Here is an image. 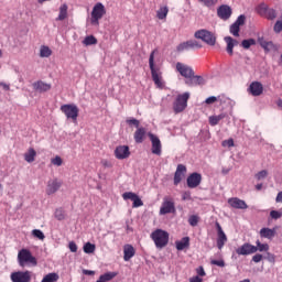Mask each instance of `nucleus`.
I'll list each match as a JSON object with an SVG mask.
<instances>
[{
	"instance_id": "28",
	"label": "nucleus",
	"mask_w": 282,
	"mask_h": 282,
	"mask_svg": "<svg viewBox=\"0 0 282 282\" xmlns=\"http://www.w3.org/2000/svg\"><path fill=\"white\" fill-rule=\"evenodd\" d=\"M218 102L221 107H229V109H232V107H235V100H232L224 95L218 96Z\"/></svg>"
},
{
	"instance_id": "34",
	"label": "nucleus",
	"mask_w": 282,
	"mask_h": 282,
	"mask_svg": "<svg viewBox=\"0 0 282 282\" xmlns=\"http://www.w3.org/2000/svg\"><path fill=\"white\" fill-rule=\"evenodd\" d=\"M112 279H116V273L115 272H107L105 274H101L97 282H108L111 281Z\"/></svg>"
},
{
	"instance_id": "61",
	"label": "nucleus",
	"mask_w": 282,
	"mask_h": 282,
	"mask_svg": "<svg viewBox=\"0 0 282 282\" xmlns=\"http://www.w3.org/2000/svg\"><path fill=\"white\" fill-rule=\"evenodd\" d=\"M68 248H69L70 252H78V246L74 241H70L68 243Z\"/></svg>"
},
{
	"instance_id": "27",
	"label": "nucleus",
	"mask_w": 282,
	"mask_h": 282,
	"mask_svg": "<svg viewBox=\"0 0 282 282\" xmlns=\"http://www.w3.org/2000/svg\"><path fill=\"white\" fill-rule=\"evenodd\" d=\"M258 43L264 52H272V50H275L274 43L272 41H265L264 37H258Z\"/></svg>"
},
{
	"instance_id": "58",
	"label": "nucleus",
	"mask_w": 282,
	"mask_h": 282,
	"mask_svg": "<svg viewBox=\"0 0 282 282\" xmlns=\"http://www.w3.org/2000/svg\"><path fill=\"white\" fill-rule=\"evenodd\" d=\"M263 259H264L263 254H261V253H256V254L252 257L251 261H253V263H261V261H263Z\"/></svg>"
},
{
	"instance_id": "31",
	"label": "nucleus",
	"mask_w": 282,
	"mask_h": 282,
	"mask_svg": "<svg viewBox=\"0 0 282 282\" xmlns=\"http://www.w3.org/2000/svg\"><path fill=\"white\" fill-rule=\"evenodd\" d=\"M36 159V150L34 148H30L26 153H24V160L29 164H32L34 160Z\"/></svg>"
},
{
	"instance_id": "56",
	"label": "nucleus",
	"mask_w": 282,
	"mask_h": 282,
	"mask_svg": "<svg viewBox=\"0 0 282 282\" xmlns=\"http://www.w3.org/2000/svg\"><path fill=\"white\" fill-rule=\"evenodd\" d=\"M132 202H133L132 204L133 208H140V206H144V203H142V199L138 195Z\"/></svg>"
},
{
	"instance_id": "49",
	"label": "nucleus",
	"mask_w": 282,
	"mask_h": 282,
	"mask_svg": "<svg viewBox=\"0 0 282 282\" xmlns=\"http://www.w3.org/2000/svg\"><path fill=\"white\" fill-rule=\"evenodd\" d=\"M137 196H138V194L132 193V192H126V193L122 194V198L124 200L130 199L131 202H133Z\"/></svg>"
},
{
	"instance_id": "33",
	"label": "nucleus",
	"mask_w": 282,
	"mask_h": 282,
	"mask_svg": "<svg viewBox=\"0 0 282 282\" xmlns=\"http://www.w3.org/2000/svg\"><path fill=\"white\" fill-rule=\"evenodd\" d=\"M67 10H68V7L67 4H62L59 7V14L58 17L56 18V21H65L66 17H67Z\"/></svg>"
},
{
	"instance_id": "63",
	"label": "nucleus",
	"mask_w": 282,
	"mask_h": 282,
	"mask_svg": "<svg viewBox=\"0 0 282 282\" xmlns=\"http://www.w3.org/2000/svg\"><path fill=\"white\" fill-rule=\"evenodd\" d=\"M275 203L276 204H282V192H279L276 197H275Z\"/></svg>"
},
{
	"instance_id": "42",
	"label": "nucleus",
	"mask_w": 282,
	"mask_h": 282,
	"mask_svg": "<svg viewBox=\"0 0 282 282\" xmlns=\"http://www.w3.org/2000/svg\"><path fill=\"white\" fill-rule=\"evenodd\" d=\"M264 18L269 19V21H274V19H276V10L269 8L264 14Z\"/></svg>"
},
{
	"instance_id": "26",
	"label": "nucleus",
	"mask_w": 282,
	"mask_h": 282,
	"mask_svg": "<svg viewBox=\"0 0 282 282\" xmlns=\"http://www.w3.org/2000/svg\"><path fill=\"white\" fill-rule=\"evenodd\" d=\"M144 138H147V129L139 127L134 132V141L137 144H142L144 142Z\"/></svg>"
},
{
	"instance_id": "46",
	"label": "nucleus",
	"mask_w": 282,
	"mask_h": 282,
	"mask_svg": "<svg viewBox=\"0 0 282 282\" xmlns=\"http://www.w3.org/2000/svg\"><path fill=\"white\" fill-rule=\"evenodd\" d=\"M127 124H129L130 127H135L137 129H140V120L135 119V118H130L126 120Z\"/></svg>"
},
{
	"instance_id": "60",
	"label": "nucleus",
	"mask_w": 282,
	"mask_h": 282,
	"mask_svg": "<svg viewBox=\"0 0 282 282\" xmlns=\"http://www.w3.org/2000/svg\"><path fill=\"white\" fill-rule=\"evenodd\" d=\"M206 105H213L215 102H219V97H215V96H212V97H208L206 100H205Z\"/></svg>"
},
{
	"instance_id": "3",
	"label": "nucleus",
	"mask_w": 282,
	"mask_h": 282,
	"mask_svg": "<svg viewBox=\"0 0 282 282\" xmlns=\"http://www.w3.org/2000/svg\"><path fill=\"white\" fill-rule=\"evenodd\" d=\"M150 237L159 250L169 246V234L165 230L155 229Z\"/></svg>"
},
{
	"instance_id": "55",
	"label": "nucleus",
	"mask_w": 282,
	"mask_h": 282,
	"mask_svg": "<svg viewBox=\"0 0 282 282\" xmlns=\"http://www.w3.org/2000/svg\"><path fill=\"white\" fill-rule=\"evenodd\" d=\"M221 147L230 149V148L235 147V140H232V139L224 140L221 142Z\"/></svg>"
},
{
	"instance_id": "48",
	"label": "nucleus",
	"mask_w": 282,
	"mask_h": 282,
	"mask_svg": "<svg viewBox=\"0 0 282 282\" xmlns=\"http://www.w3.org/2000/svg\"><path fill=\"white\" fill-rule=\"evenodd\" d=\"M32 235L35 237V239H40V241L45 239V234H43L40 229H33Z\"/></svg>"
},
{
	"instance_id": "5",
	"label": "nucleus",
	"mask_w": 282,
	"mask_h": 282,
	"mask_svg": "<svg viewBox=\"0 0 282 282\" xmlns=\"http://www.w3.org/2000/svg\"><path fill=\"white\" fill-rule=\"evenodd\" d=\"M61 111L66 116L67 120H73V122H76L78 120V113L79 109L76 104H65L61 106Z\"/></svg>"
},
{
	"instance_id": "8",
	"label": "nucleus",
	"mask_w": 282,
	"mask_h": 282,
	"mask_svg": "<svg viewBox=\"0 0 282 282\" xmlns=\"http://www.w3.org/2000/svg\"><path fill=\"white\" fill-rule=\"evenodd\" d=\"M159 213L160 215H171V213H175V200H173V197L165 196L163 198Z\"/></svg>"
},
{
	"instance_id": "1",
	"label": "nucleus",
	"mask_w": 282,
	"mask_h": 282,
	"mask_svg": "<svg viewBox=\"0 0 282 282\" xmlns=\"http://www.w3.org/2000/svg\"><path fill=\"white\" fill-rule=\"evenodd\" d=\"M150 72L152 80L159 89H164V79L162 78V70L155 66V51H152L149 57Z\"/></svg>"
},
{
	"instance_id": "45",
	"label": "nucleus",
	"mask_w": 282,
	"mask_h": 282,
	"mask_svg": "<svg viewBox=\"0 0 282 282\" xmlns=\"http://www.w3.org/2000/svg\"><path fill=\"white\" fill-rule=\"evenodd\" d=\"M188 224H189V226L195 228V226H197V224H199V216H197V215L189 216Z\"/></svg>"
},
{
	"instance_id": "62",
	"label": "nucleus",
	"mask_w": 282,
	"mask_h": 282,
	"mask_svg": "<svg viewBox=\"0 0 282 282\" xmlns=\"http://www.w3.org/2000/svg\"><path fill=\"white\" fill-rule=\"evenodd\" d=\"M196 273L198 276H206V271H204V267H198L196 269Z\"/></svg>"
},
{
	"instance_id": "36",
	"label": "nucleus",
	"mask_w": 282,
	"mask_h": 282,
	"mask_svg": "<svg viewBox=\"0 0 282 282\" xmlns=\"http://www.w3.org/2000/svg\"><path fill=\"white\" fill-rule=\"evenodd\" d=\"M40 56L41 58H50L52 56V50L50 46H41Z\"/></svg>"
},
{
	"instance_id": "21",
	"label": "nucleus",
	"mask_w": 282,
	"mask_h": 282,
	"mask_svg": "<svg viewBox=\"0 0 282 282\" xmlns=\"http://www.w3.org/2000/svg\"><path fill=\"white\" fill-rule=\"evenodd\" d=\"M249 94L251 96H261L263 94V84L260 82H252L248 88Z\"/></svg>"
},
{
	"instance_id": "54",
	"label": "nucleus",
	"mask_w": 282,
	"mask_h": 282,
	"mask_svg": "<svg viewBox=\"0 0 282 282\" xmlns=\"http://www.w3.org/2000/svg\"><path fill=\"white\" fill-rule=\"evenodd\" d=\"M246 23V15L241 14L237 18V20L234 22L235 25H238V28H241Z\"/></svg>"
},
{
	"instance_id": "37",
	"label": "nucleus",
	"mask_w": 282,
	"mask_h": 282,
	"mask_svg": "<svg viewBox=\"0 0 282 282\" xmlns=\"http://www.w3.org/2000/svg\"><path fill=\"white\" fill-rule=\"evenodd\" d=\"M240 45H241V47H243V50H250V47H252V45H257V40H254V39L242 40Z\"/></svg>"
},
{
	"instance_id": "18",
	"label": "nucleus",
	"mask_w": 282,
	"mask_h": 282,
	"mask_svg": "<svg viewBox=\"0 0 282 282\" xmlns=\"http://www.w3.org/2000/svg\"><path fill=\"white\" fill-rule=\"evenodd\" d=\"M228 204L229 206H231V208H236L237 210H246L248 208V204H246V200L238 197L229 198Z\"/></svg>"
},
{
	"instance_id": "47",
	"label": "nucleus",
	"mask_w": 282,
	"mask_h": 282,
	"mask_svg": "<svg viewBox=\"0 0 282 282\" xmlns=\"http://www.w3.org/2000/svg\"><path fill=\"white\" fill-rule=\"evenodd\" d=\"M54 215L58 221H63V219H65V210H63V208L56 209Z\"/></svg>"
},
{
	"instance_id": "4",
	"label": "nucleus",
	"mask_w": 282,
	"mask_h": 282,
	"mask_svg": "<svg viewBox=\"0 0 282 282\" xmlns=\"http://www.w3.org/2000/svg\"><path fill=\"white\" fill-rule=\"evenodd\" d=\"M194 36L195 39H199L200 41H203V43H206V45H209L210 47H214V45L217 44V35L206 29L196 31Z\"/></svg>"
},
{
	"instance_id": "22",
	"label": "nucleus",
	"mask_w": 282,
	"mask_h": 282,
	"mask_svg": "<svg viewBox=\"0 0 282 282\" xmlns=\"http://www.w3.org/2000/svg\"><path fill=\"white\" fill-rule=\"evenodd\" d=\"M63 186V182L58 181V178H54L52 181H48L46 193L47 195H54L58 188Z\"/></svg>"
},
{
	"instance_id": "10",
	"label": "nucleus",
	"mask_w": 282,
	"mask_h": 282,
	"mask_svg": "<svg viewBox=\"0 0 282 282\" xmlns=\"http://www.w3.org/2000/svg\"><path fill=\"white\" fill-rule=\"evenodd\" d=\"M176 70L178 72V74H181V76H183V78H186V80H191V77L195 74L193 67L182 62L176 63Z\"/></svg>"
},
{
	"instance_id": "14",
	"label": "nucleus",
	"mask_w": 282,
	"mask_h": 282,
	"mask_svg": "<svg viewBox=\"0 0 282 282\" xmlns=\"http://www.w3.org/2000/svg\"><path fill=\"white\" fill-rule=\"evenodd\" d=\"M150 141L152 142V153L153 155H162V141L160 138L153 133H149Z\"/></svg>"
},
{
	"instance_id": "64",
	"label": "nucleus",
	"mask_w": 282,
	"mask_h": 282,
	"mask_svg": "<svg viewBox=\"0 0 282 282\" xmlns=\"http://www.w3.org/2000/svg\"><path fill=\"white\" fill-rule=\"evenodd\" d=\"M202 281H203V279L199 278V275H195V276L189 279V282H202Z\"/></svg>"
},
{
	"instance_id": "9",
	"label": "nucleus",
	"mask_w": 282,
	"mask_h": 282,
	"mask_svg": "<svg viewBox=\"0 0 282 282\" xmlns=\"http://www.w3.org/2000/svg\"><path fill=\"white\" fill-rule=\"evenodd\" d=\"M202 48V44L197 42L196 40H188L186 42H182L176 46V52L178 54H182L183 52H188L189 50H199Z\"/></svg>"
},
{
	"instance_id": "13",
	"label": "nucleus",
	"mask_w": 282,
	"mask_h": 282,
	"mask_svg": "<svg viewBox=\"0 0 282 282\" xmlns=\"http://www.w3.org/2000/svg\"><path fill=\"white\" fill-rule=\"evenodd\" d=\"M256 252H257V247L253 245H250L249 242H246L236 249V253L242 257H248V254H254Z\"/></svg>"
},
{
	"instance_id": "40",
	"label": "nucleus",
	"mask_w": 282,
	"mask_h": 282,
	"mask_svg": "<svg viewBox=\"0 0 282 282\" xmlns=\"http://www.w3.org/2000/svg\"><path fill=\"white\" fill-rule=\"evenodd\" d=\"M268 10L269 8H268V4L265 3H261L257 7V12L258 14H260V17H265Z\"/></svg>"
},
{
	"instance_id": "24",
	"label": "nucleus",
	"mask_w": 282,
	"mask_h": 282,
	"mask_svg": "<svg viewBox=\"0 0 282 282\" xmlns=\"http://www.w3.org/2000/svg\"><path fill=\"white\" fill-rule=\"evenodd\" d=\"M260 237L262 239H269L270 241H272L273 237H276V227L272 229L263 227L262 229H260Z\"/></svg>"
},
{
	"instance_id": "6",
	"label": "nucleus",
	"mask_w": 282,
	"mask_h": 282,
	"mask_svg": "<svg viewBox=\"0 0 282 282\" xmlns=\"http://www.w3.org/2000/svg\"><path fill=\"white\" fill-rule=\"evenodd\" d=\"M191 98V94L184 93L178 95L173 102V110L175 113H182L186 107H188V99Z\"/></svg>"
},
{
	"instance_id": "7",
	"label": "nucleus",
	"mask_w": 282,
	"mask_h": 282,
	"mask_svg": "<svg viewBox=\"0 0 282 282\" xmlns=\"http://www.w3.org/2000/svg\"><path fill=\"white\" fill-rule=\"evenodd\" d=\"M105 14H107V11L105 10V4L100 2L96 3L91 11V25H99V21L100 19H102V17H105Z\"/></svg>"
},
{
	"instance_id": "11",
	"label": "nucleus",
	"mask_w": 282,
	"mask_h": 282,
	"mask_svg": "<svg viewBox=\"0 0 282 282\" xmlns=\"http://www.w3.org/2000/svg\"><path fill=\"white\" fill-rule=\"evenodd\" d=\"M32 280V273L30 271H18L11 273L12 282H30Z\"/></svg>"
},
{
	"instance_id": "51",
	"label": "nucleus",
	"mask_w": 282,
	"mask_h": 282,
	"mask_svg": "<svg viewBox=\"0 0 282 282\" xmlns=\"http://www.w3.org/2000/svg\"><path fill=\"white\" fill-rule=\"evenodd\" d=\"M270 217H271V219H281L282 218V209L271 210Z\"/></svg>"
},
{
	"instance_id": "17",
	"label": "nucleus",
	"mask_w": 282,
	"mask_h": 282,
	"mask_svg": "<svg viewBox=\"0 0 282 282\" xmlns=\"http://www.w3.org/2000/svg\"><path fill=\"white\" fill-rule=\"evenodd\" d=\"M186 175V165L178 164L174 173V186L180 185Z\"/></svg>"
},
{
	"instance_id": "25",
	"label": "nucleus",
	"mask_w": 282,
	"mask_h": 282,
	"mask_svg": "<svg viewBox=\"0 0 282 282\" xmlns=\"http://www.w3.org/2000/svg\"><path fill=\"white\" fill-rule=\"evenodd\" d=\"M135 257V248H133L131 245H124L123 247V260L124 261H131Z\"/></svg>"
},
{
	"instance_id": "35",
	"label": "nucleus",
	"mask_w": 282,
	"mask_h": 282,
	"mask_svg": "<svg viewBox=\"0 0 282 282\" xmlns=\"http://www.w3.org/2000/svg\"><path fill=\"white\" fill-rule=\"evenodd\" d=\"M83 250L86 254H94L96 252V245L86 242L83 247Z\"/></svg>"
},
{
	"instance_id": "41",
	"label": "nucleus",
	"mask_w": 282,
	"mask_h": 282,
	"mask_svg": "<svg viewBox=\"0 0 282 282\" xmlns=\"http://www.w3.org/2000/svg\"><path fill=\"white\" fill-rule=\"evenodd\" d=\"M169 14V8L162 7L160 10L156 12L158 19L161 21L164 20V18Z\"/></svg>"
},
{
	"instance_id": "59",
	"label": "nucleus",
	"mask_w": 282,
	"mask_h": 282,
	"mask_svg": "<svg viewBox=\"0 0 282 282\" xmlns=\"http://www.w3.org/2000/svg\"><path fill=\"white\" fill-rule=\"evenodd\" d=\"M210 263H212V265H217L218 268L226 267V262L224 260H212Z\"/></svg>"
},
{
	"instance_id": "52",
	"label": "nucleus",
	"mask_w": 282,
	"mask_h": 282,
	"mask_svg": "<svg viewBox=\"0 0 282 282\" xmlns=\"http://www.w3.org/2000/svg\"><path fill=\"white\" fill-rule=\"evenodd\" d=\"M53 166H63V159L56 155L54 159L51 160Z\"/></svg>"
},
{
	"instance_id": "16",
	"label": "nucleus",
	"mask_w": 282,
	"mask_h": 282,
	"mask_svg": "<svg viewBox=\"0 0 282 282\" xmlns=\"http://www.w3.org/2000/svg\"><path fill=\"white\" fill-rule=\"evenodd\" d=\"M217 14L223 21H228L232 17V9L228 4H223L217 9Z\"/></svg>"
},
{
	"instance_id": "32",
	"label": "nucleus",
	"mask_w": 282,
	"mask_h": 282,
	"mask_svg": "<svg viewBox=\"0 0 282 282\" xmlns=\"http://www.w3.org/2000/svg\"><path fill=\"white\" fill-rule=\"evenodd\" d=\"M185 83L186 85H204V77L194 74L191 79Z\"/></svg>"
},
{
	"instance_id": "2",
	"label": "nucleus",
	"mask_w": 282,
	"mask_h": 282,
	"mask_svg": "<svg viewBox=\"0 0 282 282\" xmlns=\"http://www.w3.org/2000/svg\"><path fill=\"white\" fill-rule=\"evenodd\" d=\"M18 263L20 268H25V265L36 267L39 261H36V257L32 256L30 249H21L18 252Z\"/></svg>"
},
{
	"instance_id": "44",
	"label": "nucleus",
	"mask_w": 282,
	"mask_h": 282,
	"mask_svg": "<svg viewBox=\"0 0 282 282\" xmlns=\"http://www.w3.org/2000/svg\"><path fill=\"white\" fill-rule=\"evenodd\" d=\"M240 29L241 26H238L237 24L232 23L229 28V32L230 34H232V36H239Z\"/></svg>"
},
{
	"instance_id": "12",
	"label": "nucleus",
	"mask_w": 282,
	"mask_h": 282,
	"mask_svg": "<svg viewBox=\"0 0 282 282\" xmlns=\"http://www.w3.org/2000/svg\"><path fill=\"white\" fill-rule=\"evenodd\" d=\"M217 229V248L218 250H221L224 246H226V241H228V237L226 236V232H224V229L221 228V225L216 221L215 224Z\"/></svg>"
},
{
	"instance_id": "43",
	"label": "nucleus",
	"mask_w": 282,
	"mask_h": 282,
	"mask_svg": "<svg viewBox=\"0 0 282 282\" xmlns=\"http://www.w3.org/2000/svg\"><path fill=\"white\" fill-rule=\"evenodd\" d=\"M98 43V40L94 35H88L84 39V45H96Z\"/></svg>"
},
{
	"instance_id": "50",
	"label": "nucleus",
	"mask_w": 282,
	"mask_h": 282,
	"mask_svg": "<svg viewBox=\"0 0 282 282\" xmlns=\"http://www.w3.org/2000/svg\"><path fill=\"white\" fill-rule=\"evenodd\" d=\"M256 180H258V182H261V180H265L268 177V172L265 170H262L260 172H258L254 175Z\"/></svg>"
},
{
	"instance_id": "15",
	"label": "nucleus",
	"mask_w": 282,
	"mask_h": 282,
	"mask_svg": "<svg viewBox=\"0 0 282 282\" xmlns=\"http://www.w3.org/2000/svg\"><path fill=\"white\" fill-rule=\"evenodd\" d=\"M186 182L188 188H197L202 184V174L194 172L187 176Z\"/></svg>"
},
{
	"instance_id": "57",
	"label": "nucleus",
	"mask_w": 282,
	"mask_h": 282,
	"mask_svg": "<svg viewBox=\"0 0 282 282\" xmlns=\"http://www.w3.org/2000/svg\"><path fill=\"white\" fill-rule=\"evenodd\" d=\"M264 259L269 261V263H274L276 261V257L274 256V253L271 252H267Z\"/></svg>"
},
{
	"instance_id": "19",
	"label": "nucleus",
	"mask_w": 282,
	"mask_h": 282,
	"mask_svg": "<svg viewBox=\"0 0 282 282\" xmlns=\"http://www.w3.org/2000/svg\"><path fill=\"white\" fill-rule=\"evenodd\" d=\"M129 155H131V152L127 145H118L115 150V156L117 160H127Z\"/></svg>"
},
{
	"instance_id": "30",
	"label": "nucleus",
	"mask_w": 282,
	"mask_h": 282,
	"mask_svg": "<svg viewBox=\"0 0 282 282\" xmlns=\"http://www.w3.org/2000/svg\"><path fill=\"white\" fill-rule=\"evenodd\" d=\"M176 250H185V248H188L191 246V238L184 237L181 240L175 242Z\"/></svg>"
},
{
	"instance_id": "29",
	"label": "nucleus",
	"mask_w": 282,
	"mask_h": 282,
	"mask_svg": "<svg viewBox=\"0 0 282 282\" xmlns=\"http://www.w3.org/2000/svg\"><path fill=\"white\" fill-rule=\"evenodd\" d=\"M228 113L226 112H221L220 115H214L209 117V124L212 127H217V124H219V122H221V120H224V118H227Z\"/></svg>"
},
{
	"instance_id": "20",
	"label": "nucleus",
	"mask_w": 282,
	"mask_h": 282,
	"mask_svg": "<svg viewBox=\"0 0 282 282\" xmlns=\"http://www.w3.org/2000/svg\"><path fill=\"white\" fill-rule=\"evenodd\" d=\"M225 43L227 44L226 52L229 56H232L235 54V47L239 45V41L236 39H232L231 36H225L224 37Z\"/></svg>"
},
{
	"instance_id": "39",
	"label": "nucleus",
	"mask_w": 282,
	"mask_h": 282,
	"mask_svg": "<svg viewBox=\"0 0 282 282\" xmlns=\"http://www.w3.org/2000/svg\"><path fill=\"white\" fill-rule=\"evenodd\" d=\"M58 281V275L56 273L46 274L41 282H56Z\"/></svg>"
},
{
	"instance_id": "53",
	"label": "nucleus",
	"mask_w": 282,
	"mask_h": 282,
	"mask_svg": "<svg viewBox=\"0 0 282 282\" xmlns=\"http://www.w3.org/2000/svg\"><path fill=\"white\" fill-rule=\"evenodd\" d=\"M200 3L206 6V8H213L219 0H198Z\"/></svg>"
},
{
	"instance_id": "38",
	"label": "nucleus",
	"mask_w": 282,
	"mask_h": 282,
	"mask_svg": "<svg viewBox=\"0 0 282 282\" xmlns=\"http://www.w3.org/2000/svg\"><path fill=\"white\" fill-rule=\"evenodd\" d=\"M256 249H257V252H268V250H270V245L261 243L260 240H257L256 241Z\"/></svg>"
},
{
	"instance_id": "23",
	"label": "nucleus",
	"mask_w": 282,
	"mask_h": 282,
	"mask_svg": "<svg viewBox=\"0 0 282 282\" xmlns=\"http://www.w3.org/2000/svg\"><path fill=\"white\" fill-rule=\"evenodd\" d=\"M33 89L39 91V94H45V91H50L52 89V84H47L43 80H37L33 83Z\"/></svg>"
}]
</instances>
